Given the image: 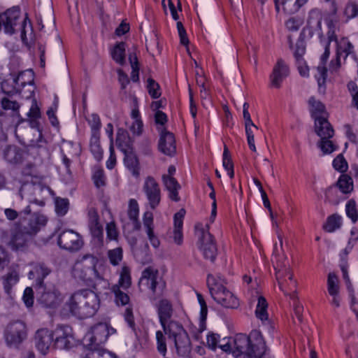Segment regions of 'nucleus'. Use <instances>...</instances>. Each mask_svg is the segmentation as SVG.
<instances>
[{"mask_svg": "<svg viewBox=\"0 0 358 358\" xmlns=\"http://www.w3.org/2000/svg\"><path fill=\"white\" fill-rule=\"evenodd\" d=\"M98 259L92 255H85L73 266L72 274L74 278L85 283H90L94 280H100L102 277L96 269Z\"/></svg>", "mask_w": 358, "mask_h": 358, "instance_id": "obj_5", "label": "nucleus"}, {"mask_svg": "<svg viewBox=\"0 0 358 358\" xmlns=\"http://www.w3.org/2000/svg\"><path fill=\"white\" fill-rule=\"evenodd\" d=\"M294 0H274L275 8L277 13L280 12V6L282 7L284 12L292 15L296 13L297 6L294 4Z\"/></svg>", "mask_w": 358, "mask_h": 358, "instance_id": "obj_41", "label": "nucleus"}, {"mask_svg": "<svg viewBox=\"0 0 358 358\" xmlns=\"http://www.w3.org/2000/svg\"><path fill=\"white\" fill-rule=\"evenodd\" d=\"M306 52V45L303 40H298L295 44L294 56L296 63H303V55Z\"/></svg>", "mask_w": 358, "mask_h": 358, "instance_id": "obj_55", "label": "nucleus"}, {"mask_svg": "<svg viewBox=\"0 0 358 358\" xmlns=\"http://www.w3.org/2000/svg\"><path fill=\"white\" fill-rule=\"evenodd\" d=\"M185 211L181 209L177 212L173 217L174 229H173V241L177 245H181L183 241L182 225L183 218Z\"/></svg>", "mask_w": 358, "mask_h": 358, "instance_id": "obj_28", "label": "nucleus"}, {"mask_svg": "<svg viewBox=\"0 0 358 358\" xmlns=\"http://www.w3.org/2000/svg\"><path fill=\"white\" fill-rule=\"evenodd\" d=\"M207 285L212 297L217 303L228 308L238 307L237 298L225 287L218 283L213 275H208Z\"/></svg>", "mask_w": 358, "mask_h": 358, "instance_id": "obj_6", "label": "nucleus"}, {"mask_svg": "<svg viewBox=\"0 0 358 358\" xmlns=\"http://www.w3.org/2000/svg\"><path fill=\"white\" fill-rule=\"evenodd\" d=\"M51 273V270L45 264H36L29 272V279H36V287L44 285L43 280Z\"/></svg>", "mask_w": 358, "mask_h": 358, "instance_id": "obj_26", "label": "nucleus"}, {"mask_svg": "<svg viewBox=\"0 0 358 358\" xmlns=\"http://www.w3.org/2000/svg\"><path fill=\"white\" fill-rule=\"evenodd\" d=\"M69 327H60L56 329L55 345L59 348H68L71 345V335Z\"/></svg>", "mask_w": 358, "mask_h": 358, "instance_id": "obj_30", "label": "nucleus"}, {"mask_svg": "<svg viewBox=\"0 0 358 358\" xmlns=\"http://www.w3.org/2000/svg\"><path fill=\"white\" fill-rule=\"evenodd\" d=\"M27 336L25 323L15 321L9 323L4 331V338L8 346L17 348Z\"/></svg>", "mask_w": 358, "mask_h": 358, "instance_id": "obj_11", "label": "nucleus"}, {"mask_svg": "<svg viewBox=\"0 0 358 358\" xmlns=\"http://www.w3.org/2000/svg\"><path fill=\"white\" fill-rule=\"evenodd\" d=\"M164 333L173 341L178 355L184 356L190 350V340L183 326L179 322L170 320L161 324Z\"/></svg>", "mask_w": 358, "mask_h": 358, "instance_id": "obj_4", "label": "nucleus"}, {"mask_svg": "<svg viewBox=\"0 0 358 358\" xmlns=\"http://www.w3.org/2000/svg\"><path fill=\"white\" fill-rule=\"evenodd\" d=\"M336 185L328 187L325 191V199L330 203L338 204L343 199L342 193Z\"/></svg>", "mask_w": 358, "mask_h": 358, "instance_id": "obj_42", "label": "nucleus"}, {"mask_svg": "<svg viewBox=\"0 0 358 358\" xmlns=\"http://www.w3.org/2000/svg\"><path fill=\"white\" fill-rule=\"evenodd\" d=\"M147 82V89L150 96L154 99L159 98L162 94L159 85L151 78H149Z\"/></svg>", "mask_w": 358, "mask_h": 358, "instance_id": "obj_53", "label": "nucleus"}, {"mask_svg": "<svg viewBox=\"0 0 358 358\" xmlns=\"http://www.w3.org/2000/svg\"><path fill=\"white\" fill-rule=\"evenodd\" d=\"M275 269L276 279L281 291L285 295L290 296L292 299H295L296 282L293 279L291 271L288 268L281 270L279 265Z\"/></svg>", "mask_w": 358, "mask_h": 358, "instance_id": "obj_13", "label": "nucleus"}, {"mask_svg": "<svg viewBox=\"0 0 358 358\" xmlns=\"http://www.w3.org/2000/svg\"><path fill=\"white\" fill-rule=\"evenodd\" d=\"M143 224L151 245L155 248H157L160 245V241L154 232V216L151 211L147 210L143 213Z\"/></svg>", "mask_w": 358, "mask_h": 358, "instance_id": "obj_24", "label": "nucleus"}, {"mask_svg": "<svg viewBox=\"0 0 358 358\" xmlns=\"http://www.w3.org/2000/svg\"><path fill=\"white\" fill-rule=\"evenodd\" d=\"M88 123L91 128V137L100 136L101 122L99 116L95 113L92 114L88 119Z\"/></svg>", "mask_w": 358, "mask_h": 358, "instance_id": "obj_47", "label": "nucleus"}, {"mask_svg": "<svg viewBox=\"0 0 358 358\" xmlns=\"http://www.w3.org/2000/svg\"><path fill=\"white\" fill-rule=\"evenodd\" d=\"M162 181L169 192V198L175 201H178L180 197L178 196V189L180 188V184L176 178L171 176H162Z\"/></svg>", "mask_w": 358, "mask_h": 358, "instance_id": "obj_29", "label": "nucleus"}, {"mask_svg": "<svg viewBox=\"0 0 358 358\" xmlns=\"http://www.w3.org/2000/svg\"><path fill=\"white\" fill-rule=\"evenodd\" d=\"M303 20L299 17H291L285 22V26L289 31H297L302 26Z\"/></svg>", "mask_w": 358, "mask_h": 358, "instance_id": "obj_54", "label": "nucleus"}, {"mask_svg": "<svg viewBox=\"0 0 358 358\" xmlns=\"http://www.w3.org/2000/svg\"><path fill=\"white\" fill-rule=\"evenodd\" d=\"M116 330L106 322H99L94 325L85 336L84 341L88 346H99L106 342L110 334Z\"/></svg>", "mask_w": 358, "mask_h": 358, "instance_id": "obj_9", "label": "nucleus"}, {"mask_svg": "<svg viewBox=\"0 0 358 358\" xmlns=\"http://www.w3.org/2000/svg\"><path fill=\"white\" fill-rule=\"evenodd\" d=\"M158 148L163 154L172 157L176 153V138L173 133L163 129L160 133Z\"/></svg>", "mask_w": 358, "mask_h": 358, "instance_id": "obj_21", "label": "nucleus"}, {"mask_svg": "<svg viewBox=\"0 0 358 358\" xmlns=\"http://www.w3.org/2000/svg\"><path fill=\"white\" fill-rule=\"evenodd\" d=\"M245 127L248 146L252 151L256 152L257 149L255 143V130H258V127L254 123H246V124H245Z\"/></svg>", "mask_w": 358, "mask_h": 358, "instance_id": "obj_46", "label": "nucleus"}, {"mask_svg": "<svg viewBox=\"0 0 358 358\" xmlns=\"http://www.w3.org/2000/svg\"><path fill=\"white\" fill-rule=\"evenodd\" d=\"M343 15L346 17V22L358 16V5L354 2H349L346 4Z\"/></svg>", "mask_w": 358, "mask_h": 358, "instance_id": "obj_59", "label": "nucleus"}, {"mask_svg": "<svg viewBox=\"0 0 358 358\" xmlns=\"http://www.w3.org/2000/svg\"><path fill=\"white\" fill-rule=\"evenodd\" d=\"M88 227L92 237L97 240L99 243H103V230L99 221V216L97 210L91 208L88 210Z\"/></svg>", "mask_w": 358, "mask_h": 358, "instance_id": "obj_22", "label": "nucleus"}, {"mask_svg": "<svg viewBox=\"0 0 358 358\" xmlns=\"http://www.w3.org/2000/svg\"><path fill=\"white\" fill-rule=\"evenodd\" d=\"M315 130L320 140L332 138L334 135V130L327 118L315 121Z\"/></svg>", "mask_w": 358, "mask_h": 358, "instance_id": "obj_27", "label": "nucleus"}, {"mask_svg": "<svg viewBox=\"0 0 358 358\" xmlns=\"http://www.w3.org/2000/svg\"><path fill=\"white\" fill-rule=\"evenodd\" d=\"M327 26L329 28L327 33L328 40L329 42H336V54L338 55V56H343L344 59H345L348 55L353 52L354 47L352 44L346 38H342L340 41L337 40V37L335 34V24L332 20L327 22Z\"/></svg>", "mask_w": 358, "mask_h": 358, "instance_id": "obj_16", "label": "nucleus"}, {"mask_svg": "<svg viewBox=\"0 0 358 358\" xmlns=\"http://www.w3.org/2000/svg\"><path fill=\"white\" fill-rule=\"evenodd\" d=\"M347 87L352 96V105L358 110V86L355 82L350 81Z\"/></svg>", "mask_w": 358, "mask_h": 358, "instance_id": "obj_61", "label": "nucleus"}, {"mask_svg": "<svg viewBox=\"0 0 358 358\" xmlns=\"http://www.w3.org/2000/svg\"><path fill=\"white\" fill-rule=\"evenodd\" d=\"M127 215L134 224V228L136 230L141 229V224L138 219L139 216V206L137 201L134 199H131L129 201Z\"/></svg>", "mask_w": 358, "mask_h": 358, "instance_id": "obj_31", "label": "nucleus"}, {"mask_svg": "<svg viewBox=\"0 0 358 358\" xmlns=\"http://www.w3.org/2000/svg\"><path fill=\"white\" fill-rule=\"evenodd\" d=\"M129 59L131 66V79L133 82L139 80V68L137 57L135 54H130Z\"/></svg>", "mask_w": 358, "mask_h": 358, "instance_id": "obj_58", "label": "nucleus"}, {"mask_svg": "<svg viewBox=\"0 0 358 358\" xmlns=\"http://www.w3.org/2000/svg\"><path fill=\"white\" fill-rule=\"evenodd\" d=\"M111 290L114 294L115 303L117 306H125L131 305L129 296L127 293L122 290L119 285H113Z\"/></svg>", "mask_w": 358, "mask_h": 358, "instance_id": "obj_35", "label": "nucleus"}, {"mask_svg": "<svg viewBox=\"0 0 358 358\" xmlns=\"http://www.w3.org/2000/svg\"><path fill=\"white\" fill-rule=\"evenodd\" d=\"M106 235L107 238L110 241H115L117 239L118 231L116 224L114 222H110L106 225Z\"/></svg>", "mask_w": 358, "mask_h": 358, "instance_id": "obj_63", "label": "nucleus"}, {"mask_svg": "<svg viewBox=\"0 0 358 358\" xmlns=\"http://www.w3.org/2000/svg\"><path fill=\"white\" fill-rule=\"evenodd\" d=\"M65 306L71 315L84 319L93 316L99 308L97 294L90 289H81L74 292Z\"/></svg>", "mask_w": 358, "mask_h": 358, "instance_id": "obj_1", "label": "nucleus"}, {"mask_svg": "<svg viewBox=\"0 0 358 358\" xmlns=\"http://www.w3.org/2000/svg\"><path fill=\"white\" fill-rule=\"evenodd\" d=\"M36 289L37 301L43 307L55 308L60 303V293L54 286L47 287L42 285L37 287Z\"/></svg>", "mask_w": 358, "mask_h": 358, "instance_id": "obj_12", "label": "nucleus"}, {"mask_svg": "<svg viewBox=\"0 0 358 358\" xmlns=\"http://www.w3.org/2000/svg\"><path fill=\"white\" fill-rule=\"evenodd\" d=\"M131 284V278L130 275V269L127 266H123L120 272V276L118 281L120 287L123 289H127Z\"/></svg>", "mask_w": 358, "mask_h": 358, "instance_id": "obj_50", "label": "nucleus"}, {"mask_svg": "<svg viewBox=\"0 0 358 358\" xmlns=\"http://www.w3.org/2000/svg\"><path fill=\"white\" fill-rule=\"evenodd\" d=\"M108 257L110 263L113 266H117L122 260L123 252L121 248H116L113 250H110L108 252Z\"/></svg>", "mask_w": 358, "mask_h": 358, "instance_id": "obj_56", "label": "nucleus"}, {"mask_svg": "<svg viewBox=\"0 0 358 358\" xmlns=\"http://www.w3.org/2000/svg\"><path fill=\"white\" fill-rule=\"evenodd\" d=\"M268 303L263 296L258 298V302L255 310V315L262 322L268 320V315L267 313Z\"/></svg>", "mask_w": 358, "mask_h": 358, "instance_id": "obj_40", "label": "nucleus"}, {"mask_svg": "<svg viewBox=\"0 0 358 358\" xmlns=\"http://www.w3.org/2000/svg\"><path fill=\"white\" fill-rule=\"evenodd\" d=\"M343 194L350 193L353 190V181L347 174L341 175L335 185Z\"/></svg>", "mask_w": 358, "mask_h": 358, "instance_id": "obj_37", "label": "nucleus"}, {"mask_svg": "<svg viewBox=\"0 0 358 358\" xmlns=\"http://www.w3.org/2000/svg\"><path fill=\"white\" fill-rule=\"evenodd\" d=\"M310 111L315 121L319 119L327 118L324 115L326 114L324 105L315 97L312 96L308 100Z\"/></svg>", "mask_w": 358, "mask_h": 358, "instance_id": "obj_32", "label": "nucleus"}, {"mask_svg": "<svg viewBox=\"0 0 358 358\" xmlns=\"http://www.w3.org/2000/svg\"><path fill=\"white\" fill-rule=\"evenodd\" d=\"M111 56L116 63L123 65L125 62V43H117L111 50Z\"/></svg>", "mask_w": 358, "mask_h": 358, "instance_id": "obj_39", "label": "nucleus"}, {"mask_svg": "<svg viewBox=\"0 0 358 358\" xmlns=\"http://www.w3.org/2000/svg\"><path fill=\"white\" fill-rule=\"evenodd\" d=\"M57 243L64 250L76 252L83 247L84 243L82 236L78 233L68 229L59 234Z\"/></svg>", "mask_w": 358, "mask_h": 358, "instance_id": "obj_14", "label": "nucleus"}, {"mask_svg": "<svg viewBox=\"0 0 358 358\" xmlns=\"http://www.w3.org/2000/svg\"><path fill=\"white\" fill-rule=\"evenodd\" d=\"M55 212L59 216L65 215L69 207V201L68 199L57 197L55 201Z\"/></svg>", "mask_w": 358, "mask_h": 358, "instance_id": "obj_51", "label": "nucleus"}, {"mask_svg": "<svg viewBox=\"0 0 358 358\" xmlns=\"http://www.w3.org/2000/svg\"><path fill=\"white\" fill-rule=\"evenodd\" d=\"M54 333L48 329H41L35 334L36 348L42 355H46L52 344Z\"/></svg>", "mask_w": 358, "mask_h": 358, "instance_id": "obj_20", "label": "nucleus"}, {"mask_svg": "<svg viewBox=\"0 0 358 358\" xmlns=\"http://www.w3.org/2000/svg\"><path fill=\"white\" fill-rule=\"evenodd\" d=\"M92 180L97 188L106 186L107 178L103 169L101 167H95L94 169Z\"/></svg>", "mask_w": 358, "mask_h": 358, "instance_id": "obj_45", "label": "nucleus"}, {"mask_svg": "<svg viewBox=\"0 0 358 358\" xmlns=\"http://www.w3.org/2000/svg\"><path fill=\"white\" fill-rule=\"evenodd\" d=\"M289 69L285 62L282 59H278L269 76L271 87L280 88L282 83L289 76Z\"/></svg>", "mask_w": 358, "mask_h": 358, "instance_id": "obj_19", "label": "nucleus"}, {"mask_svg": "<svg viewBox=\"0 0 358 358\" xmlns=\"http://www.w3.org/2000/svg\"><path fill=\"white\" fill-rule=\"evenodd\" d=\"M125 322L127 323L128 326L131 328L133 330L135 329V320L133 312V306L132 305H129L126 307L124 313H122Z\"/></svg>", "mask_w": 358, "mask_h": 358, "instance_id": "obj_62", "label": "nucleus"}, {"mask_svg": "<svg viewBox=\"0 0 358 358\" xmlns=\"http://www.w3.org/2000/svg\"><path fill=\"white\" fill-rule=\"evenodd\" d=\"M32 238L22 228L19 222H14L9 231H0V240L13 252H25L28 250Z\"/></svg>", "mask_w": 358, "mask_h": 358, "instance_id": "obj_3", "label": "nucleus"}, {"mask_svg": "<svg viewBox=\"0 0 358 358\" xmlns=\"http://www.w3.org/2000/svg\"><path fill=\"white\" fill-rule=\"evenodd\" d=\"M34 72L31 70H27L20 72L14 79L15 89L26 99L32 97L34 93Z\"/></svg>", "mask_w": 358, "mask_h": 358, "instance_id": "obj_15", "label": "nucleus"}, {"mask_svg": "<svg viewBox=\"0 0 358 358\" xmlns=\"http://www.w3.org/2000/svg\"><path fill=\"white\" fill-rule=\"evenodd\" d=\"M34 292L31 287H26L23 296L22 300L27 308L33 306L34 304Z\"/></svg>", "mask_w": 358, "mask_h": 358, "instance_id": "obj_64", "label": "nucleus"}, {"mask_svg": "<svg viewBox=\"0 0 358 358\" xmlns=\"http://www.w3.org/2000/svg\"><path fill=\"white\" fill-rule=\"evenodd\" d=\"M345 213L347 216L355 223L358 220V210L357 204L354 199H350L345 205Z\"/></svg>", "mask_w": 358, "mask_h": 358, "instance_id": "obj_52", "label": "nucleus"}, {"mask_svg": "<svg viewBox=\"0 0 358 358\" xmlns=\"http://www.w3.org/2000/svg\"><path fill=\"white\" fill-rule=\"evenodd\" d=\"M3 158L8 162L15 164L20 160L21 155L16 147L10 145L3 150Z\"/></svg>", "mask_w": 358, "mask_h": 358, "instance_id": "obj_44", "label": "nucleus"}, {"mask_svg": "<svg viewBox=\"0 0 358 358\" xmlns=\"http://www.w3.org/2000/svg\"><path fill=\"white\" fill-rule=\"evenodd\" d=\"M156 345L157 352L163 357L167 353L166 339L164 333L159 330L156 331Z\"/></svg>", "mask_w": 358, "mask_h": 358, "instance_id": "obj_49", "label": "nucleus"}, {"mask_svg": "<svg viewBox=\"0 0 358 358\" xmlns=\"http://www.w3.org/2000/svg\"><path fill=\"white\" fill-rule=\"evenodd\" d=\"M138 286L140 289H148L153 295L159 296L163 294L165 283L159 281L158 270L153 266H148L143 271Z\"/></svg>", "mask_w": 358, "mask_h": 358, "instance_id": "obj_8", "label": "nucleus"}, {"mask_svg": "<svg viewBox=\"0 0 358 358\" xmlns=\"http://www.w3.org/2000/svg\"><path fill=\"white\" fill-rule=\"evenodd\" d=\"M327 292L331 297L330 303L335 308L340 306V287L338 278L334 273H329L327 278Z\"/></svg>", "mask_w": 358, "mask_h": 358, "instance_id": "obj_23", "label": "nucleus"}, {"mask_svg": "<svg viewBox=\"0 0 358 358\" xmlns=\"http://www.w3.org/2000/svg\"><path fill=\"white\" fill-rule=\"evenodd\" d=\"M17 267H10L8 273L3 278V287L7 292H9L12 287L19 281V272Z\"/></svg>", "mask_w": 358, "mask_h": 358, "instance_id": "obj_36", "label": "nucleus"}, {"mask_svg": "<svg viewBox=\"0 0 358 358\" xmlns=\"http://www.w3.org/2000/svg\"><path fill=\"white\" fill-rule=\"evenodd\" d=\"M331 138L322 139L317 143V146L324 155H329L338 149V146L331 140Z\"/></svg>", "mask_w": 358, "mask_h": 358, "instance_id": "obj_48", "label": "nucleus"}, {"mask_svg": "<svg viewBox=\"0 0 358 358\" xmlns=\"http://www.w3.org/2000/svg\"><path fill=\"white\" fill-rule=\"evenodd\" d=\"M327 76V69L324 65H318L317 67V73L315 78L320 88L324 87Z\"/></svg>", "mask_w": 358, "mask_h": 358, "instance_id": "obj_60", "label": "nucleus"}, {"mask_svg": "<svg viewBox=\"0 0 358 358\" xmlns=\"http://www.w3.org/2000/svg\"><path fill=\"white\" fill-rule=\"evenodd\" d=\"M265 344L262 333L257 329L248 336L239 334L234 338L233 353L236 357L242 355V358H259L265 352Z\"/></svg>", "mask_w": 358, "mask_h": 358, "instance_id": "obj_2", "label": "nucleus"}, {"mask_svg": "<svg viewBox=\"0 0 358 358\" xmlns=\"http://www.w3.org/2000/svg\"><path fill=\"white\" fill-rule=\"evenodd\" d=\"M115 143L117 148L126 154L130 148V138L128 132L123 129H119L117 132Z\"/></svg>", "mask_w": 358, "mask_h": 358, "instance_id": "obj_33", "label": "nucleus"}, {"mask_svg": "<svg viewBox=\"0 0 358 358\" xmlns=\"http://www.w3.org/2000/svg\"><path fill=\"white\" fill-rule=\"evenodd\" d=\"M306 36L311 38L314 34L322 36V14L318 9H312L308 16L306 26L303 29Z\"/></svg>", "mask_w": 358, "mask_h": 358, "instance_id": "obj_17", "label": "nucleus"}, {"mask_svg": "<svg viewBox=\"0 0 358 358\" xmlns=\"http://www.w3.org/2000/svg\"><path fill=\"white\" fill-rule=\"evenodd\" d=\"M332 165L335 170L341 173L346 172L348 169V164L342 154L336 156L333 160Z\"/></svg>", "mask_w": 358, "mask_h": 358, "instance_id": "obj_57", "label": "nucleus"}, {"mask_svg": "<svg viewBox=\"0 0 358 358\" xmlns=\"http://www.w3.org/2000/svg\"><path fill=\"white\" fill-rule=\"evenodd\" d=\"M206 227L201 223L195 225L199 236L198 247L204 259L213 262L217 255V248L213 236L208 231V225L206 224Z\"/></svg>", "mask_w": 358, "mask_h": 358, "instance_id": "obj_7", "label": "nucleus"}, {"mask_svg": "<svg viewBox=\"0 0 358 358\" xmlns=\"http://www.w3.org/2000/svg\"><path fill=\"white\" fill-rule=\"evenodd\" d=\"M142 191L146 198L147 205L151 210H155L161 203L162 189L157 180L151 176L145 178Z\"/></svg>", "mask_w": 358, "mask_h": 358, "instance_id": "obj_10", "label": "nucleus"}, {"mask_svg": "<svg viewBox=\"0 0 358 358\" xmlns=\"http://www.w3.org/2000/svg\"><path fill=\"white\" fill-rule=\"evenodd\" d=\"M48 222V217L41 213H34L28 218L26 224L22 225V228L31 238H33Z\"/></svg>", "mask_w": 358, "mask_h": 358, "instance_id": "obj_18", "label": "nucleus"}, {"mask_svg": "<svg viewBox=\"0 0 358 358\" xmlns=\"http://www.w3.org/2000/svg\"><path fill=\"white\" fill-rule=\"evenodd\" d=\"M174 313L171 302L166 299H163L159 301L157 306V314L160 324L169 322Z\"/></svg>", "mask_w": 358, "mask_h": 358, "instance_id": "obj_25", "label": "nucleus"}, {"mask_svg": "<svg viewBox=\"0 0 358 358\" xmlns=\"http://www.w3.org/2000/svg\"><path fill=\"white\" fill-rule=\"evenodd\" d=\"M124 162L126 167L135 178L140 176V166L137 157L131 153L126 152Z\"/></svg>", "mask_w": 358, "mask_h": 358, "instance_id": "obj_34", "label": "nucleus"}, {"mask_svg": "<svg viewBox=\"0 0 358 358\" xmlns=\"http://www.w3.org/2000/svg\"><path fill=\"white\" fill-rule=\"evenodd\" d=\"M342 225V217L338 214H333L329 216L324 224V229L329 233L335 231Z\"/></svg>", "mask_w": 358, "mask_h": 358, "instance_id": "obj_38", "label": "nucleus"}, {"mask_svg": "<svg viewBox=\"0 0 358 358\" xmlns=\"http://www.w3.org/2000/svg\"><path fill=\"white\" fill-rule=\"evenodd\" d=\"M90 150L96 160L100 162L102 159L103 150L100 144V136L91 137Z\"/></svg>", "mask_w": 358, "mask_h": 358, "instance_id": "obj_43", "label": "nucleus"}]
</instances>
